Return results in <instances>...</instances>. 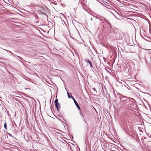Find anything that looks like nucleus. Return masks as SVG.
Here are the masks:
<instances>
[{"label": "nucleus", "mask_w": 151, "mask_h": 151, "mask_svg": "<svg viewBox=\"0 0 151 151\" xmlns=\"http://www.w3.org/2000/svg\"><path fill=\"white\" fill-rule=\"evenodd\" d=\"M145 50H148V49H145Z\"/></svg>", "instance_id": "12"}, {"label": "nucleus", "mask_w": 151, "mask_h": 151, "mask_svg": "<svg viewBox=\"0 0 151 151\" xmlns=\"http://www.w3.org/2000/svg\"><path fill=\"white\" fill-rule=\"evenodd\" d=\"M88 62L89 63V64H90V65L91 67H92V65L91 63L90 62V61L89 60H88Z\"/></svg>", "instance_id": "5"}, {"label": "nucleus", "mask_w": 151, "mask_h": 151, "mask_svg": "<svg viewBox=\"0 0 151 151\" xmlns=\"http://www.w3.org/2000/svg\"><path fill=\"white\" fill-rule=\"evenodd\" d=\"M83 119H84V120L86 122L85 119L84 118H83Z\"/></svg>", "instance_id": "11"}, {"label": "nucleus", "mask_w": 151, "mask_h": 151, "mask_svg": "<svg viewBox=\"0 0 151 151\" xmlns=\"http://www.w3.org/2000/svg\"><path fill=\"white\" fill-rule=\"evenodd\" d=\"M18 57L21 59H22V58L19 56H18Z\"/></svg>", "instance_id": "9"}, {"label": "nucleus", "mask_w": 151, "mask_h": 151, "mask_svg": "<svg viewBox=\"0 0 151 151\" xmlns=\"http://www.w3.org/2000/svg\"><path fill=\"white\" fill-rule=\"evenodd\" d=\"M57 104V107H56V108L58 110L60 108V104L59 103H58Z\"/></svg>", "instance_id": "4"}, {"label": "nucleus", "mask_w": 151, "mask_h": 151, "mask_svg": "<svg viewBox=\"0 0 151 151\" xmlns=\"http://www.w3.org/2000/svg\"><path fill=\"white\" fill-rule=\"evenodd\" d=\"M7 52H10L11 54H12V55H14V54L12 52H11L9 51V50H5Z\"/></svg>", "instance_id": "7"}, {"label": "nucleus", "mask_w": 151, "mask_h": 151, "mask_svg": "<svg viewBox=\"0 0 151 151\" xmlns=\"http://www.w3.org/2000/svg\"><path fill=\"white\" fill-rule=\"evenodd\" d=\"M129 103L128 104L129 106L133 108L134 107L136 106L135 101L133 99H130L129 100Z\"/></svg>", "instance_id": "1"}, {"label": "nucleus", "mask_w": 151, "mask_h": 151, "mask_svg": "<svg viewBox=\"0 0 151 151\" xmlns=\"http://www.w3.org/2000/svg\"><path fill=\"white\" fill-rule=\"evenodd\" d=\"M67 94H68V97L69 98H71V97L72 96H70V95H69V94L68 93V92H67Z\"/></svg>", "instance_id": "8"}, {"label": "nucleus", "mask_w": 151, "mask_h": 151, "mask_svg": "<svg viewBox=\"0 0 151 151\" xmlns=\"http://www.w3.org/2000/svg\"><path fill=\"white\" fill-rule=\"evenodd\" d=\"M58 99H56L55 101V102H54L55 105V106L56 107H57V104H58Z\"/></svg>", "instance_id": "3"}, {"label": "nucleus", "mask_w": 151, "mask_h": 151, "mask_svg": "<svg viewBox=\"0 0 151 151\" xmlns=\"http://www.w3.org/2000/svg\"><path fill=\"white\" fill-rule=\"evenodd\" d=\"M71 98L74 101V103L75 104L77 108L79 110H80L81 109L80 108L78 104V103H77V101H76V100H75V99L74 98V97L72 96L71 97Z\"/></svg>", "instance_id": "2"}, {"label": "nucleus", "mask_w": 151, "mask_h": 151, "mask_svg": "<svg viewBox=\"0 0 151 151\" xmlns=\"http://www.w3.org/2000/svg\"><path fill=\"white\" fill-rule=\"evenodd\" d=\"M4 128L6 129H7V126H6V123H5L4 124Z\"/></svg>", "instance_id": "6"}, {"label": "nucleus", "mask_w": 151, "mask_h": 151, "mask_svg": "<svg viewBox=\"0 0 151 151\" xmlns=\"http://www.w3.org/2000/svg\"><path fill=\"white\" fill-rule=\"evenodd\" d=\"M9 134V135H10V136H12V135L11 134Z\"/></svg>", "instance_id": "10"}]
</instances>
